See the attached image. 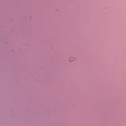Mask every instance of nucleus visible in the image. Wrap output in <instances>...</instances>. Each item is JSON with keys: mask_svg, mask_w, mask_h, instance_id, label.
<instances>
[{"mask_svg": "<svg viewBox=\"0 0 126 126\" xmlns=\"http://www.w3.org/2000/svg\"><path fill=\"white\" fill-rule=\"evenodd\" d=\"M74 60H75V59L72 57L70 59V62H73V61H74Z\"/></svg>", "mask_w": 126, "mask_h": 126, "instance_id": "nucleus-1", "label": "nucleus"}]
</instances>
